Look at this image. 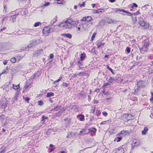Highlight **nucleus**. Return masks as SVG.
Returning <instances> with one entry per match:
<instances>
[{"label": "nucleus", "instance_id": "nucleus-54", "mask_svg": "<svg viewBox=\"0 0 153 153\" xmlns=\"http://www.w3.org/2000/svg\"><path fill=\"white\" fill-rule=\"evenodd\" d=\"M91 6L93 8H94L95 6V4H91Z\"/></svg>", "mask_w": 153, "mask_h": 153}, {"label": "nucleus", "instance_id": "nucleus-21", "mask_svg": "<svg viewBox=\"0 0 153 153\" xmlns=\"http://www.w3.org/2000/svg\"><path fill=\"white\" fill-rule=\"evenodd\" d=\"M122 138V137H117L115 138L114 140V141H117V142H119L120 141Z\"/></svg>", "mask_w": 153, "mask_h": 153}, {"label": "nucleus", "instance_id": "nucleus-17", "mask_svg": "<svg viewBox=\"0 0 153 153\" xmlns=\"http://www.w3.org/2000/svg\"><path fill=\"white\" fill-rule=\"evenodd\" d=\"M19 84L17 85H16L15 84H13V89L16 90H17L19 89L20 88Z\"/></svg>", "mask_w": 153, "mask_h": 153}, {"label": "nucleus", "instance_id": "nucleus-2", "mask_svg": "<svg viewBox=\"0 0 153 153\" xmlns=\"http://www.w3.org/2000/svg\"><path fill=\"white\" fill-rule=\"evenodd\" d=\"M149 45V42L148 39H146L144 40L142 43L141 51L144 52H146L148 50Z\"/></svg>", "mask_w": 153, "mask_h": 153}, {"label": "nucleus", "instance_id": "nucleus-48", "mask_svg": "<svg viewBox=\"0 0 153 153\" xmlns=\"http://www.w3.org/2000/svg\"><path fill=\"white\" fill-rule=\"evenodd\" d=\"M4 9L5 11H6V10L7 9V6L6 5H4Z\"/></svg>", "mask_w": 153, "mask_h": 153}, {"label": "nucleus", "instance_id": "nucleus-13", "mask_svg": "<svg viewBox=\"0 0 153 153\" xmlns=\"http://www.w3.org/2000/svg\"><path fill=\"white\" fill-rule=\"evenodd\" d=\"M86 129L85 128H83L80 131L79 133L78 134L79 136H83L86 134Z\"/></svg>", "mask_w": 153, "mask_h": 153}, {"label": "nucleus", "instance_id": "nucleus-23", "mask_svg": "<svg viewBox=\"0 0 153 153\" xmlns=\"http://www.w3.org/2000/svg\"><path fill=\"white\" fill-rule=\"evenodd\" d=\"M115 79L114 78H112V77H110L109 79L108 80V82L110 83H111L114 81Z\"/></svg>", "mask_w": 153, "mask_h": 153}, {"label": "nucleus", "instance_id": "nucleus-40", "mask_svg": "<svg viewBox=\"0 0 153 153\" xmlns=\"http://www.w3.org/2000/svg\"><path fill=\"white\" fill-rule=\"evenodd\" d=\"M49 4L50 3L49 2H47V3L44 4V5H43V6L44 7L47 6L49 5Z\"/></svg>", "mask_w": 153, "mask_h": 153}, {"label": "nucleus", "instance_id": "nucleus-20", "mask_svg": "<svg viewBox=\"0 0 153 153\" xmlns=\"http://www.w3.org/2000/svg\"><path fill=\"white\" fill-rule=\"evenodd\" d=\"M54 95V94L52 92L48 93L47 94L46 97H53Z\"/></svg>", "mask_w": 153, "mask_h": 153}, {"label": "nucleus", "instance_id": "nucleus-58", "mask_svg": "<svg viewBox=\"0 0 153 153\" xmlns=\"http://www.w3.org/2000/svg\"><path fill=\"white\" fill-rule=\"evenodd\" d=\"M94 103L97 104L98 103V101H96V100H94Z\"/></svg>", "mask_w": 153, "mask_h": 153}, {"label": "nucleus", "instance_id": "nucleus-45", "mask_svg": "<svg viewBox=\"0 0 153 153\" xmlns=\"http://www.w3.org/2000/svg\"><path fill=\"white\" fill-rule=\"evenodd\" d=\"M59 106H56V107H55L54 109L55 110H56V111H57L58 110H59Z\"/></svg>", "mask_w": 153, "mask_h": 153}, {"label": "nucleus", "instance_id": "nucleus-31", "mask_svg": "<svg viewBox=\"0 0 153 153\" xmlns=\"http://www.w3.org/2000/svg\"><path fill=\"white\" fill-rule=\"evenodd\" d=\"M126 131H124V130L121 131L119 133L117 134V136H119V135H120V134H123L124 133H125Z\"/></svg>", "mask_w": 153, "mask_h": 153}, {"label": "nucleus", "instance_id": "nucleus-4", "mask_svg": "<svg viewBox=\"0 0 153 153\" xmlns=\"http://www.w3.org/2000/svg\"><path fill=\"white\" fill-rule=\"evenodd\" d=\"M141 83L142 82H138L137 84V86H135L134 88V91L137 94L139 93L138 91L140 90V87H142V86L141 85Z\"/></svg>", "mask_w": 153, "mask_h": 153}, {"label": "nucleus", "instance_id": "nucleus-16", "mask_svg": "<svg viewBox=\"0 0 153 153\" xmlns=\"http://www.w3.org/2000/svg\"><path fill=\"white\" fill-rule=\"evenodd\" d=\"M117 22V21L113 20L111 19H108L107 20V22L108 24L111 23H116Z\"/></svg>", "mask_w": 153, "mask_h": 153}, {"label": "nucleus", "instance_id": "nucleus-59", "mask_svg": "<svg viewBox=\"0 0 153 153\" xmlns=\"http://www.w3.org/2000/svg\"><path fill=\"white\" fill-rule=\"evenodd\" d=\"M77 6L76 5H75L74 7V9H76L77 8Z\"/></svg>", "mask_w": 153, "mask_h": 153}, {"label": "nucleus", "instance_id": "nucleus-35", "mask_svg": "<svg viewBox=\"0 0 153 153\" xmlns=\"http://www.w3.org/2000/svg\"><path fill=\"white\" fill-rule=\"evenodd\" d=\"M90 130L93 132H95L97 131V129L95 128H92L90 129Z\"/></svg>", "mask_w": 153, "mask_h": 153}, {"label": "nucleus", "instance_id": "nucleus-34", "mask_svg": "<svg viewBox=\"0 0 153 153\" xmlns=\"http://www.w3.org/2000/svg\"><path fill=\"white\" fill-rule=\"evenodd\" d=\"M82 24H80V25H79L77 27L78 29H77V31H80L81 30V27H82Z\"/></svg>", "mask_w": 153, "mask_h": 153}, {"label": "nucleus", "instance_id": "nucleus-9", "mask_svg": "<svg viewBox=\"0 0 153 153\" xmlns=\"http://www.w3.org/2000/svg\"><path fill=\"white\" fill-rule=\"evenodd\" d=\"M43 51L42 50H39L36 52L34 53L33 56H38L41 54L42 53Z\"/></svg>", "mask_w": 153, "mask_h": 153}, {"label": "nucleus", "instance_id": "nucleus-15", "mask_svg": "<svg viewBox=\"0 0 153 153\" xmlns=\"http://www.w3.org/2000/svg\"><path fill=\"white\" fill-rule=\"evenodd\" d=\"M148 131V128L147 127L144 128V130L142 131V134L143 135H146Z\"/></svg>", "mask_w": 153, "mask_h": 153}, {"label": "nucleus", "instance_id": "nucleus-27", "mask_svg": "<svg viewBox=\"0 0 153 153\" xmlns=\"http://www.w3.org/2000/svg\"><path fill=\"white\" fill-rule=\"evenodd\" d=\"M96 34H97V33H94L93 34L92 36L91 37V41H92L94 40V38L95 37V36H96Z\"/></svg>", "mask_w": 153, "mask_h": 153}, {"label": "nucleus", "instance_id": "nucleus-14", "mask_svg": "<svg viewBox=\"0 0 153 153\" xmlns=\"http://www.w3.org/2000/svg\"><path fill=\"white\" fill-rule=\"evenodd\" d=\"M61 36H64L69 39H71L72 38L71 35L69 33H63L61 34Z\"/></svg>", "mask_w": 153, "mask_h": 153}, {"label": "nucleus", "instance_id": "nucleus-26", "mask_svg": "<svg viewBox=\"0 0 153 153\" xmlns=\"http://www.w3.org/2000/svg\"><path fill=\"white\" fill-rule=\"evenodd\" d=\"M10 60L11 62L15 63L16 61V59L15 57H13L10 59Z\"/></svg>", "mask_w": 153, "mask_h": 153}, {"label": "nucleus", "instance_id": "nucleus-3", "mask_svg": "<svg viewBox=\"0 0 153 153\" xmlns=\"http://www.w3.org/2000/svg\"><path fill=\"white\" fill-rule=\"evenodd\" d=\"M139 24L141 26L145 28H147L149 27V25L146 22H145L143 19L141 18H139Z\"/></svg>", "mask_w": 153, "mask_h": 153}, {"label": "nucleus", "instance_id": "nucleus-24", "mask_svg": "<svg viewBox=\"0 0 153 153\" xmlns=\"http://www.w3.org/2000/svg\"><path fill=\"white\" fill-rule=\"evenodd\" d=\"M42 24V23L40 22H36L34 25V27H38V26H39V25H41Z\"/></svg>", "mask_w": 153, "mask_h": 153}, {"label": "nucleus", "instance_id": "nucleus-19", "mask_svg": "<svg viewBox=\"0 0 153 153\" xmlns=\"http://www.w3.org/2000/svg\"><path fill=\"white\" fill-rule=\"evenodd\" d=\"M104 43L101 42H97V46L98 48H100L101 47L103 46L104 45Z\"/></svg>", "mask_w": 153, "mask_h": 153}, {"label": "nucleus", "instance_id": "nucleus-7", "mask_svg": "<svg viewBox=\"0 0 153 153\" xmlns=\"http://www.w3.org/2000/svg\"><path fill=\"white\" fill-rule=\"evenodd\" d=\"M30 87V83H27L24 87L23 92L27 91Z\"/></svg>", "mask_w": 153, "mask_h": 153}, {"label": "nucleus", "instance_id": "nucleus-62", "mask_svg": "<svg viewBox=\"0 0 153 153\" xmlns=\"http://www.w3.org/2000/svg\"><path fill=\"white\" fill-rule=\"evenodd\" d=\"M108 84L107 83H105L104 84V86H105L107 85Z\"/></svg>", "mask_w": 153, "mask_h": 153}, {"label": "nucleus", "instance_id": "nucleus-50", "mask_svg": "<svg viewBox=\"0 0 153 153\" xmlns=\"http://www.w3.org/2000/svg\"><path fill=\"white\" fill-rule=\"evenodd\" d=\"M36 75L35 74H34L33 76H31L30 77L31 79H33L35 77Z\"/></svg>", "mask_w": 153, "mask_h": 153}, {"label": "nucleus", "instance_id": "nucleus-33", "mask_svg": "<svg viewBox=\"0 0 153 153\" xmlns=\"http://www.w3.org/2000/svg\"><path fill=\"white\" fill-rule=\"evenodd\" d=\"M107 68L108 69V70L110 71H111V72L112 73V74H114V72H113V70L111 68H110L108 66H107Z\"/></svg>", "mask_w": 153, "mask_h": 153}, {"label": "nucleus", "instance_id": "nucleus-10", "mask_svg": "<svg viewBox=\"0 0 153 153\" xmlns=\"http://www.w3.org/2000/svg\"><path fill=\"white\" fill-rule=\"evenodd\" d=\"M121 11L128 13V14H127V15L128 16H131L132 15V14L131 13L128 12V11H126L123 9H116L115 12H116V13L117 12V11Z\"/></svg>", "mask_w": 153, "mask_h": 153}, {"label": "nucleus", "instance_id": "nucleus-8", "mask_svg": "<svg viewBox=\"0 0 153 153\" xmlns=\"http://www.w3.org/2000/svg\"><path fill=\"white\" fill-rule=\"evenodd\" d=\"M39 41V40H37L36 41H33L30 42V44H29L28 45V48H31L33 46L36 45V43Z\"/></svg>", "mask_w": 153, "mask_h": 153}, {"label": "nucleus", "instance_id": "nucleus-47", "mask_svg": "<svg viewBox=\"0 0 153 153\" xmlns=\"http://www.w3.org/2000/svg\"><path fill=\"white\" fill-rule=\"evenodd\" d=\"M30 100V98L28 97H26L25 99V100L26 101L28 102V101Z\"/></svg>", "mask_w": 153, "mask_h": 153}, {"label": "nucleus", "instance_id": "nucleus-1", "mask_svg": "<svg viewBox=\"0 0 153 153\" xmlns=\"http://www.w3.org/2000/svg\"><path fill=\"white\" fill-rule=\"evenodd\" d=\"M77 21L72 19H67L65 22H61L58 25L60 27H63L64 29H71L75 27L78 24Z\"/></svg>", "mask_w": 153, "mask_h": 153}, {"label": "nucleus", "instance_id": "nucleus-11", "mask_svg": "<svg viewBox=\"0 0 153 153\" xmlns=\"http://www.w3.org/2000/svg\"><path fill=\"white\" fill-rule=\"evenodd\" d=\"M6 101H1L0 104V105L1 106V108H4L5 109L6 108L7 106V105L6 104Z\"/></svg>", "mask_w": 153, "mask_h": 153}, {"label": "nucleus", "instance_id": "nucleus-60", "mask_svg": "<svg viewBox=\"0 0 153 153\" xmlns=\"http://www.w3.org/2000/svg\"><path fill=\"white\" fill-rule=\"evenodd\" d=\"M90 147H87V148H84L82 150H85L86 149H88V148H90Z\"/></svg>", "mask_w": 153, "mask_h": 153}, {"label": "nucleus", "instance_id": "nucleus-56", "mask_svg": "<svg viewBox=\"0 0 153 153\" xmlns=\"http://www.w3.org/2000/svg\"><path fill=\"white\" fill-rule=\"evenodd\" d=\"M3 63L4 65H6L7 64V62L5 61L3 62Z\"/></svg>", "mask_w": 153, "mask_h": 153}, {"label": "nucleus", "instance_id": "nucleus-61", "mask_svg": "<svg viewBox=\"0 0 153 153\" xmlns=\"http://www.w3.org/2000/svg\"><path fill=\"white\" fill-rule=\"evenodd\" d=\"M50 146L51 147H52L53 146V145L52 144H51L50 145Z\"/></svg>", "mask_w": 153, "mask_h": 153}, {"label": "nucleus", "instance_id": "nucleus-43", "mask_svg": "<svg viewBox=\"0 0 153 153\" xmlns=\"http://www.w3.org/2000/svg\"><path fill=\"white\" fill-rule=\"evenodd\" d=\"M103 115L105 117H106L107 115V113L106 111H104L102 112Z\"/></svg>", "mask_w": 153, "mask_h": 153}, {"label": "nucleus", "instance_id": "nucleus-12", "mask_svg": "<svg viewBox=\"0 0 153 153\" xmlns=\"http://www.w3.org/2000/svg\"><path fill=\"white\" fill-rule=\"evenodd\" d=\"M77 119H79L80 121H84V116L82 114H79L77 116Z\"/></svg>", "mask_w": 153, "mask_h": 153}, {"label": "nucleus", "instance_id": "nucleus-18", "mask_svg": "<svg viewBox=\"0 0 153 153\" xmlns=\"http://www.w3.org/2000/svg\"><path fill=\"white\" fill-rule=\"evenodd\" d=\"M57 19V16H56L55 18L53 20H52L51 22V25H53L54 24V23L56 22Z\"/></svg>", "mask_w": 153, "mask_h": 153}, {"label": "nucleus", "instance_id": "nucleus-64", "mask_svg": "<svg viewBox=\"0 0 153 153\" xmlns=\"http://www.w3.org/2000/svg\"><path fill=\"white\" fill-rule=\"evenodd\" d=\"M60 80H61L59 78V79L58 80H57V81L58 82H59V81H60Z\"/></svg>", "mask_w": 153, "mask_h": 153}, {"label": "nucleus", "instance_id": "nucleus-22", "mask_svg": "<svg viewBox=\"0 0 153 153\" xmlns=\"http://www.w3.org/2000/svg\"><path fill=\"white\" fill-rule=\"evenodd\" d=\"M8 69L7 67L1 74V75L2 74H6L8 73Z\"/></svg>", "mask_w": 153, "mask_h": 153}, {"label": "nucleus", "instance_id": "nucleus-57", "mask_svg": "<svg viewBox=\"0 0 153 153\" xmlns=\"http://www.w3.org/2000/svg\"><path fill=\"white\" fill-rule=\"evenodd\" d=\"M115 1V0H110V1L112 3H113Z\"/></svg>", "mask_w": 153, "mask_h": 153}, {"label": "nucleus", "instance_id": "nucleus-44", "mask_svg": "<svg viewBox=\"0 0 153 153\" xmlns=\"http://www.w3.org/2000/svg\"><path fill=\"white\" fill-rule=\"evenodd\" d=\"M48 118V117L45 116L44 115L42 116V120H43V119H47Z\"/></svg>", "mask_w": 153, "mask_h": 153}, {"label": "nucleus", "instance_id": "nucleus-38", "mask_svg": "<svg viewBox=\"0 0 153 153\" xmlns=\"http://www.w3.org/2000/svg\"><path fill=\"white\" fill-rule=\"evenodd\" d=\"M84 75V73L83 72H80L77 74V75L78 76H83Z\"/></svg>", "mask_w": 153, "mask_h": 153}, {"label": "nucleus", "instance_id": "nucleus-51", "mask_svg": "<svg viewBox=\"0 0 153 153\" xmlns=\"http://www.w3.org/2000/svg\"><path fill=\"white\" fill-rule=\"evenodd\" d=\"M151 94L152 96V97L150 99V100L151 101L153 100V93H152Z\"/></svg>", "mask_w": 153, "mask_h": 153}, {"label": "nucleus", "instance_id": "nucleus-53", "mask_svg": "<svg viewBox=\"0 0 153 153\" xmlns=\"http://www.w3.org/2000/svg\"><path fill=\"white\" fill-rule=\"evenodd\" d=\"M6 29V28L5 27H4L3 28L1 29L0 31H2L3 30H4Z\"/></svg>", "mask_w": 153, "mask_h": 153}, {"label": "nucleus", "instance_id": "nucleus-6", "mask_svg": "<svg viewBox=\"0 0 153 153\" xmlns=\"http://www.w3.org/2000/svg\"><path fill=\"white\" fill-rule=\"evenodd\" d=\"M93 19L91 16H88L83 17L81 19V21L83 22L87 21L89 22L91 21Z\"/></svg>", "mask_w": 153, "mask_h": 153}, {"label": "nucleus", "instance_id": "nucleus-36", "mask_svg": "<svg viewBox=\"0 0 153 153\" xmlns=\"http://www.w3.org/2000/svg\"><path fill=\"white\" fill-rule=\"evenodd\" d=\"M62 86L64 87H67L68 86V85L67 83L63 82L62 85Z\"/></svg>", "mask_w": 153, "mask_h": 153}, {"label": "nucleus", "instance_id": "nucleus-41", "mask_svg": "<svg viewBox=\"0 0 153 153\" xmlns=\"http://www.w3.org/2000/svg\"><path fill=\"white\" fill-rule=\"evenodd\" d=\"M50 59H51L53 58V55L52 53L50 54L49 56Z\"/></svg>", "mask_w": 153, "mask_h": 153}, {"label": "nucleus", "instance_id": "nucleus-42", "mask_svg": "<svg viewBox=\"0 0 153 153\" xmlns=\"http://www.w3.org/2000/svg\"><path fill=\"white\" fill-rule=\"evenodd\" d=\"M82 25V26L81 27V30H83L85 29L84 28V26L86 25L85 24H84L83 25Z\"/></svg>", "mask_w": 153, "mask_h": 153}, {"label": "nucleus", "instance_id": "nucleus-63", "mask_svg": "<svg viewBox=\"0 0 153 153\" xmlns=\"http://www.w3.org/2000/svg\"><path fill=\"white\" fill-rule=\"evenodd\" d=\"M58 82L57 81V80H56V81H54V84H55V83H56V82Z\"/></svg>", "mask_w": 153, "mask_h": 153}, {"label": "nucleus", "instance_id": "nucleus-55", "mask_svg": "<svg viewBox=\"0 0 153 153\" xmlns=\"http://www.w3.org/2000/svg\"><path fill=\"white\" fill-rule=\"evenodd\" d=\"M45 119H43V120H42H42L41 121L42 122V123L43 124L44 123V122L45 121Z\"/></svg>", "mask_w": 153, "mask_h": 153}, {"label": "nucleus", "instance_id": "nucleus-39", "mask_svg": "<svg viewBox=\"0 0 153 153\" xmlns=\"http://www.w3.org/2000/svg\"><path fill=\"white\" fill-rule=\"evenodd\" d=\"M5 149L4 148L1 150L0 151V153H5Z\"/></svg>", "mask_w": 153, "mask_h": 153}, {"label": "nucleus", "instance_id": "nucleus-37", "mask_svg": "<svg viewBox=\"0 0 153 153\" xmlns=\"http://www.w3.org/2000/svg\"><path fill=\"white\" fill-rule=\"evenodd\" d=\"M126 51L128 53H130V48L129 47H127L126 48Z\"/></svg>", "mask_w": 153, "mask_h": 153}, {"label": "nucleus", "instance_id": "nucleus-5", "mask_svg": "<svg viewBox=\"0 0 153 153\" xmlns=\"http://www.w3.org/2000/svg\"><path fill=\"white\" fill-rule=\"evenodd\" d=\"M50 29L47 27H45L43 29V33L46 36L49 35L50 33Z\"/></svg>", "mask_w": 153, "mask_h": 153}, {"label": "nucleus", "instance_id": "nucleus-46", "mask_svg": "<svg viewBox=\"0 0 153 153\" xmlns=\"http://www.w3.org/2000/svg\"><path fill=\"white\" fill-rule=\"evenodd\" d=\"M107 121H103V122H102L101 123H100V124L101 125H103V124H105L106 123H107Z\"/></svg>", "mask_w": 153, "mask_h": 153}, {"label": "nucleus", "instance_id": "nucleus-29", "mask_svg": "<svg viewBox=\"0 0 153 153\" xmlns=\"http://www.w3.org/2000/svg\"><path fill=\"white\" fill-rule=\"evenodd\" d=\"M59 2H56V3L58 4H64L65 3V2L63 0H61L60 1H59Z\"/></svg>", "mask_w": 153, "mask_h": 153}, {"label": "nucleus", "instance_id": "nucleus-49", "mask_svg": "<svg viewBox=\"0 0 153 153\" xmlns=\"http://www.w3.org/2000/svg\"><path fill=\"white\" fill-rule=\"evenodd\" d=\"M133 6L135 7H138L137 5L135 3H133Z\"/></svg>", "mask_w": 153, "mask_h": 153}, {"label": "nucleus", "instance_id": "nucleus-25", "mask_svg": "<svg viewBox=\"0 0 153 153\" xmlns=\"http://www.w3.org/2000/svg\"><path fill=\"white\" fill-rule=\"evenodd\" d=\"M80 59L82 60H83L85 59V54L82 53L80 55Z\"/></svg>", "mask_w": 153, "mask_h": 153}, {"label": "nucleus", "instance_id": "nucleus-28", "mask_svg": "<svg viewBox=\"0 0 153 153\" xmlns=\"http://www.w3.org/2000/svg\"><path fill=\"white\" fill-rule=\"evenodd\" d=\"M124 150L123 148H121L119 149L118 152V153H124Z\"/></svg>", "mask_w": 153, "mask_h": 153}, {"label": "nucleus", "instance_id": "nucleus-32", "mask_svg": "<svg viewBox=\"0 0 153 153\" xmlns=\"http://www.w3.org/2000/svg\"><path fill=\"white\" fill-rule=\"evenodd\" d=\"M103 9H99L95 11V12H94L95 13H99L100 12H101L102 11V10H103Z\"/></svg>", "mask_w": 153, "mask_h": 153}, {"label": "nucleus", "instance_id": "nucleus-52", "mask_svg": "<svg viewBox=\"0 0 153 153\" xmlns=\"http://www.w3.org/2000/svg\"><path fill=\"white\" fill-rule=\"evenodd\" d=\"M39 104V105H42V102L40 101H38Z\"/></svg>", "mask_w": 153, "mask_h": 153}, {"label": "nucleus", "instance_id": "nucleus-30", "mask_svg": "<svg viewBox=\"0 0 153 153\" xmlns=\"http://www.w3.org/2000/svg\"><path fill=\"white\" fill-rule=\"evenodd\" d=\"M85 2H83L82 4L79 3V5L80 6V7H82L85 6Z\"/></svg>", "mask_w": 153, "mask_h": 153}]
</instances>
